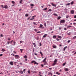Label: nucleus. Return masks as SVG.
Masks as SVG:
<instances>
[{
	"label": "nucleus",
	"mask_w": 76,
	"mask_h": 76,
	"mask_svg": "<svg viewBox=\"0 0 76 76\" xmlns=\"http://www.w3.org/2000/svg\"><path fill=\"white\" fill-rule=\"evenodd\" d=\"M57 60L58 59H55L53 63L52 64V66H54L56 64H57Z\"/></svg>",
	"instance_id": "1"
},
{
	"label": "nucleus",
	"mask_w": 76,
	"mask_h": 76,
	"mask_svg": "<svg viewBox=\"0 0 76 76\" xmlns=\"http://www.w3.org/2000/svg\"><path fill=\"white\" fill-rule=\"evenodd\" d=\"M66 21L64 20H62L60 21V23H65Z\"/></svg>",
	"instance_id": "2"
},
{
	"label": "nucleus",
	"mask_w": 76,
	"mask_h": 76,
	"mask_svg": "<svg viewBox=\"0 0 76 76\" xmlns=\"http://www.w3.org/2000/svg\"><path fill=\"white\" fill-rule=\"evenodd\" d=\"M32 44L34 45V47L35 48H37V44L35 43H32Z\"/></svg>",
	"instance_id": "3"
},
{
	"label": "nucleus",
	"mask_w": 76,
	"mask_h": 76,
	"mask_svg": "<svg viewBox=\"0 0 76 76\" xmlns=\"http://www.w3.org/2000/svg\"><path fill=\"white\" fill-rule=\"evenodd\" d=\"M51 4L52 5V6H53L54 7H56V4H55L53 3H51Z\"/></svg>",
	"instance_id": "4"
},
{
	"label": "nucleus",
	"mask_w": 76,
	"mask_h": 76,
	"mask_svg": "<svg viewBox=\"0 0 76 76\" xmlns=\"http://www.w3.org/2000/svg\"><path fill=\"white\" fill-rule=\"evenodd\" d=\"M19 73H20V74H23V71H22V70H20V71H18Z\"/></svg>",
	"instance_id": "5"
},
{
	"label": "nucleus",
	"mask_w": 76,
	"mask_h": 76,
	"mask_svg": "<svg viewBox=\"0 0 76 76\" xmlns=\"http://www.w3.org/2000/svg\"><path fill=\"white\" fill-rule=\"evenodd\" d=\"M47 36V34H45L43 35V38H46Z\"/></svg>",
	"instance_id": "6"
},
{
	"label": "nucleus",
	"mask_w": 76,
	"mask_h": 76,
	"mask_svg": "<svg viewBox=\"0 0 76 76\" xmlns=\"http://www.w3.org/2000/svg\"><path fill=\"white\" fill-rule=\"evenodd\" d=\"M47 60V58H45V59L42 61V62H45V61H46V60Z\"/></svg>",
	"instance_id": "7"
},
{
	"label": "nucleus",
	"mask_w": 76,
	"mask_h": 76,
	"mask_svg": "<svg viewBox=\"0 0 76 76\" xmlns=\"http://www.w3.org/2000/svg\"><path fill=\"white\" fill-rule=\"evenodd\" d=\"M66 48H67V46H65V47H64V50H63L64 51H65V50H66Z\"/></svg>",
	"instance_id": "8"
},
{
	"label": "nucleus",
	"mask_w": 76,
	"mask_h": 76,
	"mask_svg": "<svg viewBox=\"0 0 76 76\" xmlns=\"http://www.w3.org/2000/svg\"><path fill=\"white\" fill-rule=\"evenodd\" d=\"M10 64L11 65H12H12H13V62H12V61H11V62L10 63Z\"/></svg>",
	"instance_id": "9"
},
{
	"label": "nucleus",
	"mask_w": 76,
	"mask_h": 76,
	"mask_svg": "<svg viewBox=\"0 0 76 76\" xmlns=\"http://www.w3.org/2000/svg\"><path fill=\"white\" fill-rule=\"evenodd\" d=\"M57 37L58 38H59V39H61V38H62V37L58 35L57 36Z\"/></svg>",
	"instance_id": "10"
},
{
	"label": "nucleus",
	"mask_w": 76,
	"mask_h": 76,
	"mask_svg": "<svg viewBox=\"0 0 76 76\" xmlns=\"http://www.w3.org/2000/svg\"><path fill=\"white\" fill-rule=\"evenodd\" d=\"M71 14H74V10H72L71 11Z\"/></svg>",
	"instance_id": "11"
},
{
	"label": "nucleus",
	"mask_w": 76,
	"mask_h": 76,
	"mask_svg": "<svg viewBox=\"0 0 76 76\" xmlns=\"http://www.w3.org/2000/svg\"><path fill=\"white\" fill-rule=\"evenodd\" d=\"M15 58H19V56L16 55L15 56Z\"/></svg>",
	"instance_id": "12"
},
{
	"label": "nucleus",
	"mask_w": 76,
	"mask_h": 76,
	"mask_svg": "<svg viewBox=\"0 0 76 76\" xmlns=\"http://www.w3.org/2000/svg\"><path fill=\"white\" fill-rule=\"evenodd\" d=\"M4 7V8L5 9H7V5H5Z\"/></svg>",
	"instance_id": "13"
},
{
	"label": "nucleus",
	"mask_w": 76,
	"mask_h": 76,
	"mask_svg": "<svg viewBox=\"0 0 76 76\" xmlns=\"http://www.w3.org/2000/svg\"><path fill=\"white\" fill-rule=\"evenodd\" d=\"M56 47H57V46H56L55 45H53V48H56Z\"/></svg>",
	"instance_id": "14"
},
{
	"label": "nucleus",
	"mask_w": 76,
	"mask_h": 76,
	"mask_svg": "<svg viewBox=\"0 0 76 76\" xmlns=\"http://www.w3.org/2000/svg\"><path fill=\"white\" fill-rule=\"evenodd\" d=\"M36 39H37V40H38L39 39V36H37Z\"/></svg>",
	"instance_id": "15"
},
{
	"label": "nucleus",
	"mask_w": 76,
	"mask_h": 76,
	"mask_svg": "<svg viewBox=\"0 0 76 76\" xmlns=\"http://www.w3.org/2000/svg\"><path fill=\"white\" fill-rule=\"evenodd\" d=\"M57 37V36L54 35L53 36V38H56Z\"/></svg>",
	"instance_id": "16"
},
{
	"label": "nucleus",
	"mask_w": 76,
	"mask_h": 76,
	"mask_svg": "<svg viewBox=\"0 0 76 76\" xmlns=\"http://www.w3.org/2000/svg\"><path fill=\"white\" fill-rule=\"evenodd\" d=\"M43 25L42 24H40V26L39 27V28H42V27Z\"/></svg>",
	"instance_id": "17"
},
{
	"label": "nucleus",
	"mask_w": 76,
	"mask_h": 76,
	"mask_svg": "<svg viewBox=\"0 0 76 76\" xmlns=\"http://www.w3.org/2000/svg\"><path fill=\"white\" fill-rule=\"evenodd\" d=\"M47 64V61H45V62H44V65H46Z\"/></svg>",
	"instance_id": "18"
},
{
	"label": "nucleus",
	"mask_w": 76,
	"mask_h": 76,
	"mask_svg": "<svg viewBox=\"0 0 76 76\" xmlns=\"http://www.w3.org/2000/svg\"><path fill=\"white\" fill-rule=\"evenodd\" d=\"M35 62V61H32L31 62L30 64H32V63H34Z\"/></svg>",
	"instance_id": "19"
},
{
	"label": "nucleus",
	"mask_w": 76,
	"mask_h": 76,
	"mask_svg": "<svg viewBox=\"0 0 76 76\" xmlns=\"http://www.w3.org/2000/svg\"><path fill=\"white\" fill-rule=\"evenodd\" d=\"M53 15H54V16H58V15L56 13H54L53 14Z\"/></svg>",
	"instance_id": "20"
},
{
	"label": "nucleus",
	"mask_w": 76,
	"mask_h": 76,
	"mask_svg": "<svg viewBox=\"0 0 76 76\" xmlns=\"http://www.w3.org/2000/svg\"><path fill=\"white\" fill-rule=\"evenodd\" d=\"M31 73H37V71H31Z\"/></svg>",
	"instance_id": "21"
},
{
	"label": "nucleus",
	"mask_w": 76,
	"mask_h": 76,
	"mask_svg": "<svg viewBox=\"0 0 76 76\" xmlns=\"http://www.w3.org/2000/svg\"><path fill=\"white\" fill-rule=\"evenodd\" d=\"M70 27H72V26H67V28H70Z\"/></svg>",
	"instance_id": "22"
},
{
	"label": "nucleus",
	"mask_w": 76,
	"mask_h": 76,
	"mask_svg": "<svg viewBox=\"0 0 76 76\" xmlns=\"http://www.w3.org/2000/svg\"><path fill=\"white\" fill-rule=\"evenodd\" d=\"M47 8L46 7L44 8V9H43V10H47Z\"/></svg>",
	"instance_id": "23"
},
{
	"label": "nucleus",
	"mask_w": 76,
	"mask_h": 76,
	"mask_svg": "<svg viewBox=\"0 0 76 76\" xmlns=\"http://www.w3.org/2000/svg\"><path fill=\"white\" fill-rule=\"evenodd\" d=\"M65 71H69V69H68V68H66L65 69Z\"/></svg>",
	"instance_id": "24"
},
{
	"label": "nucleus",
	"mask_w": 76,
	"mask_h": 76,
	"mask_svg": "<svg viewBox=\"0 0 76 76\" xmlns=\"http://www.w3.org/2000/svg\"><path fill=\"white\" fill-rule=\"evenodd\" d=\"M51 11H52V10H51V9H50L48 11V12H51Z\"/></svg>",
	"instance_id": "25"
},
{
	"label": "nucleus",
	"mask_w": 76,
	"mask_h": 76,
	"mask_svg": "<svg viewBox=\"0 0 76 76\" xmlns=\"http://www.w3.org/2000/svg\"><path fill=\"white\" fill-rule=\"evenodd\" d=\"M24 58H28V56L26 55H25L24 56Z\"/></svg>",
	"instance_id": "26"
},
{
	"label": "nucleus",
	"mask_w": 76,
	"mask_h": 76,
	"mask_svg": "<svg viewBox=\"0 0 76 76\" xmlns=\"http://www.w3.org/2000/svg\"><path fill=\"white\" fill-rule=\"evenodd\" d=\"M40 54L41 55V56H43V54H42V52H40Z\"/></svg>",
	"instance_id": "27"
},
{
	"label": "nucleus",
	"mask_w": 76,
	"mask_h": 76,
	"mask_svg": "<svg viewBox=\"0 0 76 76\" xmlns=\"http://www.w3.org/2000/svg\"><path fill=\"white\" fill-rule=\"evenodd\" d=\"M23 1V0H20V4L22 3V2Z\"/></svg>",
	"instance_id": "28"
},
{
	"label": "nucleus",
	"mask_w": 76,
	"mask_h": 76,
	"mask_svg": "<svg viewBox=\"0 0 76 76\" xmlns=\"http://www.w3.org/2000/svg\"><path fill=\"white\" fill-rule=\"evenodd\" d=\"M28 15H28V14H26L25 15V16H26V17H28Z\"/></svg>",
	"instance_id": "29"
},
{
	"label": "nucleus",
	"mask_w": 76,
	"mask_h": 76,
	"mask_svg": "<svg viewBox=\"0 0 76 76\" xmlns=\"http://www.w3.org/2000/svg\"><path fill=\"white\" fill-rule=\"evenodd\" d=\"M61 19V17H58L57 18V20H58V19Z\"/></svg>",
	"instance_id": "30"
},
{
	"label": "nucleus",
	"mask_w": 76,
	"mask_h": 76,
	"mask_svg": "<svg viewBox=\"0 0 76 76\" xmlns=\"http://www.w3.org/2000/svg\"><path fill=\"white\" fill-rule=\"evenodd\" d=\"M43 25H44L45 26V27L46 26V23H44L43 24Z\"/></svg>",
	"instance_id": "31"
},
{
	"label": "nucleus",
	"mask_w": 76,
	"mask_h": 76,
	"mask_svg": "<svg viewBox=\"0 0 76 76\" xmlns=\"http://www.w3.org/2000/svg\"><path fill=\"white\" fill-rule=\"evenodd\" d=\"M1 51H2V52H4V51H5V50H4L3 49H2Z\"/></svg>",
	"instance_id": "32"
},
{
	"label": "nucleus",
	"mask_w": 76,
	"mask_h": 76,
	"mask_svg": "<svg viewBox=\"0 0 76 76\" xmlns=\"http://www.w3.org/2000/svg\"><path fill=\"white\" fill-rule=\"evenodd\" d=\"M70 3H69L67 4H66V6H69V5H70Z\"/></svg>",
	"instance_id": "33"
},
{
	"label": "nucleus",
	"mask_w": 76,
	"mask_h": 76,
	"mask_svg": "<svg viewBox=\"0 0 76 76\" xmlns=\"http://www.w3.org/2000/svg\"><path fill=\"white\" fill-rule=\"evenodd\" d=\"M74 1H72L71 3V4L72 5L73 4H74Z\"/></svg>",
	"instance_id": "34"
},
{
	"label": "nucleus",
	"mask_w": 76,
	"mask_h": 76,
	"mask_svg": "<svg viewBox=\"0 0 76 76\" xmlns=\"http://www.w3.org/2000/svg\"><path fill=\"white\" fill-rule=\"evenodd\" d=\"M37 34H41V31H38V32H37Z\"/></svg>",
	"instance_id": "35"
},
{
	"label": "nucleus",
	"mask_w": 76,
	"mask_h": 76,
	"mask_svg": "<svg viewBox=\"0 0 76 76\" xmlns=\"http://www.w3.org/2000/svg\"><path fill=\"white\" fill-rule=\"evenodd\" d=\"M76 36H74L73 37V39H76Z\"/></svg>",
	"instance_id": "36"
},
{
	"label": "nucleus",
	"mask_w": 76,
	"mask_h": 76,
	"mask_svg": "<svg viewBox=\"0 0 76 76\" xmlns=\"http://www.w3.org/2000/svg\"><path fill=\"white\" fill-rule=\"evenodd\" d=\"M12 4H15V1H12Z\"/></svg>",
	"instance_id": "37"
},
{
	"label": "nucleus",
	"mask_w": 76,
	"mask_h": 76,
	"mask_svg": "<svg viewBox=\"0 0 76 76\" xmlns=\"http://www.w3.org/2000/svg\"><path fill=\"white\" fill-rule=\"evenodd\" d=\"M1 7L2 8V9H4V7L3 6V5H1Z\"/></svg>",
	"instance_id": "38"
},
{
	"label": "nucleus",
	"mask_w": 76,
	"mask_h": 76,
	"mask_svg": "<svg viewBox=\"0 0 76 76\" xmlns=\"http://www.w3.org/2000/svg\"><path fill=\"white\" fill-rule=\"evenodd\" d=\"M56 39L57 40V41H60V39L58 38H56Z\"/></svg>",
	"instance_id": "39"
},
{
	"label": "nucleus",
	"mask_w": 76,
	"mask_h": 76,
	"mask_svg": "<svg viewBox=\"0 0 76 76\" xmlns=\"http://www.w3.org/2000/svg\"><path fill=\"white\" fill-rule=\"evenodd\" d=\"M65 64H66V63H64L63 64L62 66H65Z\"/></svg>",
	"instance_id": "40"
},
{
	"label": "nucleus",
	"mask_w": 76,
	"mask_h": 76,
	"mask_svg": "<svg viewBox=\"0 0 76 76\" xmlns=\"http://www.w3.org/2000/svg\"><path fill=\"white\" fill-rule=\"evenodd\" d=\"M30 6H34V4H30Z\"/></svg>",
	"instance_id": "41"
},
{
	"label": "nucleus",
	"mask_w": 76,
	"mask_h": 76,
	"mask_svg": "<svg viewBox=\"0 0 76 76\" xmlns=\"http://www.w3.org/2000/svg\"><path fill=\"white\" fill-rule=\"evenodd\" d=\"M20 51H21V53H22V51H23V49H20Z\"/></svg>",
	"instance_id": "42"
},
{
	"label": "nucleus",
	"mask_w": 76,
	"mask_h": 76,
	"mask_svg": "<svg viewBox=\"0 0 76 76\" xmlns=\"http://www.w3.org/2000/svg\"><path fill=\"white\" fill-rule=\"evenodd\" d=\"M8 40L10 41V37L8 38Z\"/></svg>",
	"instance_id": "43"
},
{
	"label": "nucleus",
	"mask_w": 76,
	"mask_h": 76,
	"mask_svg": "<svg viewBox=\"0 0 76 76\" xmlns=\"http://www.w3.org/2000/svg\"><path fill=\"white\" fill-rule=\"evenodd\" d=\"M69 15H67L66 17V18L67 19V18H69Z\"/></svg>",
	"instance_id": "44"
},
{
	"label": "nucleus",
	"mask_w": 76,
	"mask_h": 76,
	"mask_svg": "<svg viewBox=\"0 0 76 76\" xmlns=\"http://www.w3.org/2000/svg\"><path fill=\"white\" fill-rule=\"evenodd\" d=\"M70 41H71V40H68L67 41L68 43H69V42H70Z\"/></svg>",
	"instance_id": "45"
},
{
	"label": "nucleus",
	"mask_w": 76,
	"mask_h": 76,
	"mask_svg": "<svg viewBox=\"0 0 76 76\" xmlns=\"http://www.w3.org/2000/svg\"><path fill=\"white\" fill-rule=\"evenodd\" d=\"M39 46H41V45H42V44H41V42H40L39 43Z\"/></svg>",
	"instance_id": "46"
},
{
	"label": "nucleus",
	"mask_w": 76,
	"mask_h": 76,
	"mask_svg": "<svg viewBox=\"0 0 76 76\" xmlns=\"http://www.w3.org/2000/svg\"><path fill=\"white\" fill-rule=\"evenodd\" d=\"M41 66L42 67H44V65H43L42 64H41Z\"/></svg>",
	"instance_id": "47"
},
{
	"label": "nucleus",
	"mask_w": 76,
	"mask_h": 76,
	"mask_svg": "<svg viewBox=\"0 0 76 76\" xmlns=\"http://www.w3.org/2000/svg\"><path fill=\"white\" fill-rule=\"evenodd\" d=\"M34 31H35V32H37V30L36 29H34Z\"/></svg>",
	"instance_id": "48"
},
{
	"label": "nucleus",
	"mask_w": 76,
	"mask_h": 76,
	"mask_svg": "<svg viewBox=\"0 0 76 76\" xmlns=\"http://www.w3.org/2000/svg\"><path fill=\"white\" fill-rule=\"evenodd\" d=\"M20 43L21 44V43H22L23 42V41H20Z\"/></svg>",
	"instance_id": "49"
},
{
	"label": "nucleus",
	"mask_w": 76,
	"mask_h": 76,
	"mask_svg": "<svg viewBox=\"0 0 76 76\" xmlns=\"http://www.w3.org/2000/svg\"><path fill=\"white\" fill-rule=\"evenodd\" d=\"M36 15H34L32 17V18H35L36 17Z\"/></svg>",
	"instance_id": "50"
},
{
	"label": "nucleus",
	"mask_w": 76,
	"mask_h": 76,
	"mask_svg": "<svg viewBox=\"0 0 76 76\" xmlns=\"http://www.w3.org/2000/svg\"><path fill=\"white\" fill-rule=\"evenodd\" d=\"M10 42L8 41L7 42V44H10Z\"/></svg>",
	"instance_id": "51"
},
{
	"label": "nucleus",
	"mask_w": 76,
	"mask_h": 76,
	"mask_svg": "<svg viewBox=\"0 0 76 76\" xmlns=\"http://www.w3.org/2000/svg\"><path fill=\"white\" fill-rule=\"evenodd\" d=\"M35 9H33L31 11V12H32V11H34V10H35Z\"/></svg>",
	"instance_id": "52"
},
{
	"label": "nucleus",
	"mask_w": 76,
	"mask_h": 76,
	"mask_svg": "<svg viewBox=\"0 0 76 76\" xmlns=\"http://www.w3.org/2000/svg\"><path fill=\"white\" fill-rule=\"evenodd\" d=\"M25 70H26V69H24L23 70V72L24 73H25Z\"/></svg>",
	"instance_id": "53"
},
{
	"label": "nucleus",
	"mask_w": 76,
	"mask_h": 76,
	"mask_svg": "<svg viewBox=\"0 0 76 76\" xmlns=\"http://www.w3.org/2000/svg\"><path fill=\"white\" fill-rule=\"evenodd\" d=\"M28 73L29 74H30V70H28Z\"/></svg>",
	"instance_id": "54"
},
{
	"label": "nucleus",
	"mask_w": 76,
	"mask_h": 76,
	"mask_svg": "<svg viewBox=\"0 0 76 76\" xmlns=\"http://www.w3.org/2000/svg\"><path fill=\"white\" fill-rule=\"evenodd\" d=\"M30 18H31V17H28V18H27V20H29V19Z\"/></svg>",
	"instance_id": "55"
},
{
	"label": "nucleus",
	"mask_w": 76,
	"mask_h": 76,
	"mask_svg": "<svg viewBox=\"0 0 76 76\" xmlns=\"http://www.w3.org/2000/svg\"><path fill=\"white\" fill-rule=\"evenodd\" d=\"M0 37H3V35L2 34H1V36H0Z\"/></svg>",
	"instance_id": "56"
},
{
	"label": "nucleus",
	"mask_w": 76,
	"mask_h": 76,
	"mask_svg": "<svg viewBox=\"0 0 76 76\" xmlns=\"http://www.w3.org/2000/svg\"><path fill=\"white\" fill-rule=\"evenodd\" d=\"M20 64L22 66V63H20Z\"/></svg>",
	"instance_id": "57"
},
{
	"label": "nucleus",
	"mask_w": 76,
	"mask_h": 76,
	"mask_svg": "<svg viewBox=\"0 0 76 76\" xmlns=\"http://www.w3.org/2000/svg\"><path fill=\"white\" fill-rule=\"evenodd\" d=\"M49 70H51V69H52V68H49Z\"/></svg>",
	"instance_id": "58"
},
{
	"label": "nucleus",
	"mask_w": 76,
	"mask_h": 76,
	"mask_svg": "<svg viewBox=\"0 0 76 76\" xmlns=\"http://www.w3.org/2000/svg\"><path fill=\"white\" fill-rule=\"evenodd\" d=\"M56 74H57V75H58V72H56Z\"/></svg>",
	"instance_id": "59"
},
{
	"label": "nucleus",
	"mask_w": 76,
	"mask_h": 76,
	"mask_svg": "<svg viewBox=\"0 0 76 76\" xmlns=\"http://www.w3.org/2000/svg\"><path fill=\"white\" fill-rule=\"evenodd\" d=\"M13 41V40L11 41L10 42V44H12V42Z\"/></svg>",
	"instance_id": "60"
},
{
	"label": "nucleus",
	"mask_w": 76,
	"mask_h": 76,
	"mask_svg": "<svg viewBox=\"0 0 76 76\" xmlns=\"http://www.w3.org/2000/svg\"><path fill=\"white\" fill-rule=\"evenodd\" d=\"M73 25H76V23H73Z\"/></svg>",
	"instance_id": "61"
},
{
	"label": "nucleus",
	"mask_w": 76,
	"mask_h": 76,
	"mask_svg": "<svg viewBox=\"0 0 76 76\" xmlns=\"http://www.w3.org/2000/svg\"><path fill=\"white\" fill-rule=\"evenodd\" d=\"M64 30H67V29L66 28H64Z\"/></svg>",
	"instance_id": "62"
},
{
	"label": "nucleus",
	"mask_w": 76,
	"mask_h": 76,
	"mask_svg": "<svg viewBox=\"0 0 76 76\" xmlns=\"http://www.w3.org/2000/svg\"><path fill=\"white\" fill-rule=\"evenodd\" d=\"M74 18H76V15H74Z\"/></svg>",
	"instance_id": "63"
},
{
	"label": "nucleus",
	"mask_w": 76,
	"mask_h": 76,
	"mask_svg": "<svg viewBox=\"0 0 76 76\" xmlns=\"http://www.w3.org/2000/svg\"><path fill=\"white\" fill-rule=\"evenodd\" d=\"M34 19V18L30 19V20H33Z\"/></svg>",
	"instance_id": "64"
}]
</instances>
